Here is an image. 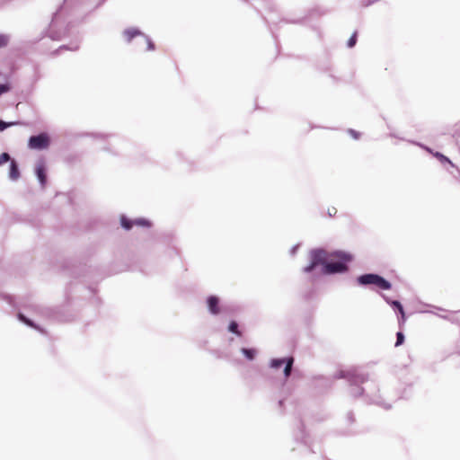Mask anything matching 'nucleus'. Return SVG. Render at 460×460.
<instances>
[{"label":"nucleus","instance_id":"obj_1","mask_svg":"<svg viewBox=\"0 0 460 460\" xmlns=\"http://www.w3.org/2000/svg\"><path fill=\"white\" fill-rule=\"evenodd\" d=\"M335 257L341 259L343 261H335V262H327L324 264L323 272L324 274H334L344 272L348 270L347 265L344 261H349L351 260V256L345 252H336L334 254Z\"/></svg>","mask_w":460,"mask_h":460},{"label":"nucleus","instance_id":"obj_2","mask_svg":"<svg viewBox=\"0 0 460 460\" xmlns=\"http://www.w3.org/2000/svg\"><path fill=\"white\" fill-rule=\"evenodd\" d=\"M360 285H375L381 289L388 290L391 288V283L376 274H365L358 278Z\"/></svg>","mask_w":460,"mask_h":460},{"label":"nucleus","instance_id":"obj_3","mask_svg":"<svg viewBox=\"0 0 460 460\" xmlns=\"http://www.w3.org/2000/svg\"><path fill=\"white\" fill-rule=\"evenodd\" d=\"M50 139L46 133H41L37 136L30 137L28 146L31 149L42 150L47 149L49 146Z\"/></svg>","mask_w":460,"mask_h":460},{"label":"nucleus","instance_id":"obj_4","mask_svg":"<svg viewBox=\"0 0 460 460\" xmlns=\"http://www.w3.org/2000/svg\"><path fill=\"white\" fill-rule=\"evenodd\" d=\"M326 262V253L323 250H316L312 252V262L305 268V272H311L318 264H324Z\"/></svg>","mask_w":460,"mask_h":460},{"label":"nucleus","instance_id":"obj_5","mask_svg":"<svg viewBox=\"0 0 460 460\" xmlns=\"http://www.w3.org/2000/svg\"><path fill=\"white\" fill-rule=\"evenodd\" d=\"M207 302L209 312L213 314H218L220 312L218 297L216 296H210Z\"/></svg>","mask_w":460,"mask_h":460},{"label":"nucleus","instance_id":"obj_6","mask_svg":"<svg viewBox=\"0 0 460 460\" xmlns=\"http://www.w3.org/2000/svg\"><path fill=\"white\" fill-rule=\"evenodd\" d=\"M35 171L40 184L44 186L47 181L46 168L44 163H39Z\"/></svg>","mask_w":460,"mask_h":460},{"label":"nucleus","instance_id":"obj_7","mask_svg":"<svg viewBox=\"0 0 460 460\" xmlns=\"http://www.w3.org/2000/svg\"><path fill=\"white\" fill-rule=\"evenodd\" d=\"M425 150L428 151L429 153H430L434 157H436L440 163L442 164H450L452 167H455V164L454 163L448 158L447 157L446 155H444L443 154L439 153V152H434L432 149H430L429 147H425Z\"/></svg>","mask_w":460,"mask_h":460},{"label":"nucleus","instance_id":"obj_8","mask_svg":"<svg viewBox=\"0 0 460 460\" xmlns=\"http://www.w3.org/2000/svg\"><path fill=\"white\" fill-rule=\"evenodd\" d=\"M9 177L12 180H17L20 177L18 165L14 160H13L10 164Z\"/></svg>","mask_w":460,"mask_h":460},{"label":"nucleus","instance_id":"obj_9","mask_svg":"<svg viewBox=\"0 0 460 460\" xmlns=\"http://www.w3.org/2000/svg\"><path fill=\"white\" fill-rule=\"evenodd\" d=\"M141 32L137 29L130 28L124 31L123 35L128 42H130L133 38L140 35Z\"/></svg>","mask_w":460,"mask_h":460},{"label":"nucleus","instance_id":"obj_10","mask_svg":"<svg viewBox=\"0 0 460 460\" xmlns=\"http://www.w3.org/2000/svg\"><path fill=\"white\" fill-rule=\"evenodd\" d=\"M293 363H294V358H287V360L285 362L286 367H285V369H284V374H285L286 377L290 376Z\"/></svg>","mask_w":460,"mask_h":460},{"label":"nucleus","instance_id":"obj_11","mask_svg":"<svg viewBox=\"0 0 460 460\" xmlns=\"http://www.w3.org/2000/svg\"><path fill=\"white\" fill-rule=\"evenodd\" d=\"M18 318L20 321L24 323L26 325L35 328V329H38V327L34 324V323L32 321H31L30 319H28L27 317H25L22 314H18Z\"/></svg>","mask_w":460,"mask_h":460},{"label":"nucleus","instance_id":"obj_12","mask_svg":"<svg viewBox=\"0 0 460 460\" xmlns=\"http://www.w3.org/2000/svg\"><path fill=\"white\" fill-rule=\"evenodd\" d=\"M228 330H229L231 332H234V333H235V334H236V335H238V336H242L241 332L238 330V324H237V323H236V322H234V321H232V322L229 323Z\"/></svg>","mask_w":460,"mask_h":460},{"label":"nucleus","instance_id":"obj_13","mask_svg":"<svg viewBox=\"0 0 460 460\" xmlns=\"http://www.w3.org/2000/svg\"><path fill=\"white\" fill-rule=\"evenodd\" d=\"M287 358H276V359H272L271 362H270V367H273V368H279L283 364H285Z\"/></svg>","mask_w":460,"mask_h":460},{"label":"nucleus","instance_id":"obj_14","mask_svg":"<svg viewBox=\"0 0 460 460\" xmlns=\"http://www.w3.org/2000/svg\"><path fill=\"white\" fill-rule=\"evenodd\" d=\"M243 354L248 358V359H253L255 356V350L250 349H242Z\"/></svg>","mask_w":460,"mask_h":460},{"label":"nucleus","instance_id":"obj_15","mask_svg":"<svg viewBox=\"0 0 460 460\" xmlns=\"http://www.w3.org/2000/svg\"><path fill=\"white\" fill-rule=\"evenodd\" d=\"M357 38H358V32H357V31H355V32L351 35V37L349 39V40H348L347 45H348V47H349V48H353V47L356 45V43H357Z\"/></svg>","mask_w":460,"mask_h":460},{"label":"nucleus","instance_id":"obj_16","mask_svg":"<svg viewBox=\"0 0 460 460\" xmlns=\"http://www.w3.org/2000/svg\"><path fill=\"white\" fill-rule=\"evenodd\" d=\"M133 222H131L130 220L127 219L126 217H121V226L127 229V230H129L132 226H133Z\"/></svg>","mask_w":460,"mask_h":460},{"label":"nucleus","instance_id":"obj_17","mask_svg":"<svg viewBox=\"0 0 460 460\" xmlns=\"http://www.w3.org/2000/svg\"><path fill=\"white\" fill-rule=\"evenodd\" d=\"M404 341V335L402 332H399L396 333V342H395V346L398 347L400 345H402Z\"/></svg>","mask_w":460,"mask_h":460},{"label":"nucleus","instance_id":"obj_18","mask_svg":"<svg viewBox=\"0 0 460 460\" xmlns=\"http://www.w3.org/2000/svg\"><path fill=\"white\" fill-rule=\"evenodd\" d=\"M397 309L401 314V319L399 320V323H400V325L404 324L406 318H405V313H404L402 305H401Z\"/></svg>","mask_w":460,"mask_h":460},{"label":"nucleus","instance_id":"obj_19","mask_svg":"<svg viewBox=\"0 0 460 460\" xmlns=\"http://www.w3.org/2000/svg\"><path fill=\"white\" fill-rule=\"evenodd\" d=\"M10 160V155L7 153H3L0 155V165L7 163Z\"/></svg>","mask_w":460,"mask_h":460},{"label":"nucleus","instance_id":"obj_20","mask_svg":"<svg viewBox=\"0 0 460 460\" xmlns=\"http://www.w3.org/2000/svg\"><path fill=\"white\" fill-rule=\"evenodd\" d=\"M16 123L14 122H11V123H6L3 120H0V131H3L4 129H5L6 128L12 126V125H15Z\"/></svg>","mask_w":460,"mask_h":460},{"label":"nucleus","instance_id":"obj_21","mask_svg":"<svg viewBox=\"0 0 460 460\" xmlns=\"http://www.w3.org/2000/svg\"><path fill=\"white\" fill-rule=\"evenodd\" d=\"M8 39L6 36L0 35V48H3L7 45Z\"/></svg>","mask_w":460,"mask_h":460},{"label":"nucleus","instance_id":"obj_22","mask_svg":"<svg viewBox=\"0 0 460 460\" xmlns=\"http://www.w3.org/2000/svg\"><path fill=\"white\" fill-rule=\"evenodd\" d=\"M9 91V86L7 84H0V95L4 93H6Z\"/></svg>","mask_w":460,"mask_h":460},{"label":"nucleus","instance_id":"obj_23","mask_svg":"<svg viewBox=\"0 0 460 460\" xmlns=\"http://www.w3.org/2000/svg\"><path fill=\"white\" fill-rule=\"evenodd\" d=\"M135 224L141 225V226H149V223L146 222V220H137V221L135 222Z\"/></svg>","mask_w":460,"mask_h":460},{"label":"nucleus","instance_id":"obj_24","mask_svg":"<svg viewBox=\"0 0 460 460\" xmlns=\"http://www.w3.org/2000/svg\"><path fill=\"white\" fill-rule=\"evenodd\" d=\"M391 305H392L393 306L396 307V308H398V307H400V306L402 305H401V303H400L399 301H396V300L392 301V302H391Z\"/></svg>","mask_w":460,"mask_h":460},{"label":"nucleus","instance_id":"obj_25","mask_svg":"<svg viewBox=\"0 0 460 460\" xmlns=\"http://www.w3.org/2000/svg\"><path fill=\"white\" fill-rule=\"evenodd\" d=\"M349 133L353 136V137H355V138L358 137V133H357L355 130L350 129Z\"/></svg>","mask_w":460,"mask_h":460},{"label":"nucleus","instance_id":"obj_26","mask_svg":"<svg viewBox=\"0 0 460 460\" xmlns=\"http://www.w3.org/2000/svg\"><path fill=\"white\" fill-rule=\"evenodd\" d=\"M147 44H148V49H155L154 44L150 40L147 41Z\"/></svg>","mask_w":460,"mask_h":460}]
</instances>
